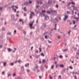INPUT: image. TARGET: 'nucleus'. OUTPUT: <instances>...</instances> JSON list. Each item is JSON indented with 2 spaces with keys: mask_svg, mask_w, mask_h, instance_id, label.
Segmentation results:
<instances>
[{
  "mask_svg": "<svg viewBox=\"0 0 79 79\" xmlns=\"http://www.w3.org/2000/svg\"><path fill=\"white\" fill-rule=\"evenodd\" d=\"M50 10L51 11H50L49 10H48L47 11V13L48 14H50V13H56V12H57V10H55L53 9H52V8H50Z\"/></svg>",
  "mask_w": 79,
  "mask_h": 79,
  "instance_id": "f257e3e1",
  "label": "nucleus"
},
{
  "mask_svg": "<svg viewBox=\"0 0 79 79\" xmlns=\"http://www.w3.org/2000/svg\"><path fill=\"white\" fill-rule=\"evenodd\" d=\"M68 15H64V18L63 20L64 21H66V19L68 18Z\"/></svg>",
  "mask_w": 79,
  "mask_h": 79,
  "instance_id": "f03ea898",
  "label": "nucleus"
},
{
  "mask_svg": "<svg viewBox=\"0 0 79 79\" xmlns=\"http://www.w3.org/2000/svg\"><path fill=\"white\" fill-rule=\"evenodd\" d=\"M46 23H43V25L41 26V29H44V28L46 27Z\"/></svg>",
  "mask_w": 79,
  "mask_h": 79,
  "instance_id": "7ed1b4c3",
  "label": "nucleus"
},
{
  "mask_svg": "<svg viewBox=\"0 0 79 79\" xmlns=\"http://www.w3.org/2000/svg\"><path fill=\"white\" fill-rule=\"evenodd\" d=\"M43 16L44 17V18L45 19L47 20L49 19V17L47 15H45V14H43Z\"/></svg>",
  "mask_w": 79,
  "mask_h": 79,
  "instance_id": "20e7f679",
  "label": "nucleus"
},
{
  "mask_svg": "<svg viewBox=\"0 0 79 79\" xmlns=\"http://www.w3.org/2000/svg\"><path fill=\"white\" fill-rule=\"evenodd\" d=\"M40 68L42 71H45V69L42 65L40 66Z\"/></svg>",
  "mask_w": 79,
  "mask_h": 79,
  "instance_id": "39448f33",
  "label": "nucleus"
},
{
  "mask_svg": "<svg viewBox=\"0 0 79 79\" xmlns=\"http://www.w3.org/2000/svg\"><path fill=\"white\" fill-rule=\"evenodd\" d=\"M39 68V66H35V67L34 69V71H35L36 69H37L38 68Z\"/></svg>",
  "mask_w": 79,
  "mask_h": 79,
  "instance_id": "423d86ee",
  "label": "nucleus"
},
{
  "mask_svg": "<svg viewBox=\"0 0 79 79\" xmlns=\"http://www.w3.org/2000/svg\"><path fill=\"white\" fill-rule=\"evenodd\" d=\"M54 22L55 23H57L58 21V20L56 18H55V19L54 20Z\"/></svg>",
  "mask_w": 79,
  "mask_h": 79,
  "instance_id": "0eeeda50",
  "label": "nucleus"
},
{
  "mask_svg": "<svg viewBox=\"0 0 79 79\" xmlns=\"http://www.w3.org/2000/svg\"><path fill=\"white\" fill-rule=\"evenodd\" d=\"M35 58H39V57H40V55H36L35 56Z\"/></svg>",
  "mask_w": 79,
  "mask_h": 79,
  "instance_id": "6e6552de",
  "label": "nucleus"
},
{
  "mask_svg": "<svg viewBox=\"0 0 79 79\" xmlns=\"http://www.w3.org/2000/svg\"><path fill=\"white\" fill-rule=\"evenodd\" d=\"M50 4H51V2H50V0H49L48 2V5H50Z\"/></svg>",
  "mask_w": 79,
  "mask_h": 79,
  "instance_id": "1a4fd4ad",
  "label": "nucleus"
},
{
  "mask_svg": "<svg viewBox=\"0 0 79 79\" xmlns=\"http://www.w3.org/2000/svg\"><path fill=\"white\" fill-rule=\"evenodd\" d=\"M72 7L73 8V11H74L76 9V7L74 6H72Z\"/></svg>",
  "mask_w": 79,
  "mask_h": 79,
  "instance_id": "9d476101",
  "label": "nucleus"
},
{
  "mask_svg": "<svg viewBox=\"0 0 79 79\" xmlns=\"http://www.w3.org/2000/svg\"><path fill=\"white\" fill-rule=\"evenodd\" d=\"M29 64L28 63L27 64H26L25 65V67H29Z\"/></svg>",
  "mask_w": 79,
  "mask_h": 79,
  "instance_id": "9b49d317",
  "label": "nucleus"
},
{
  "mask_svg": "<svg viewBox=\"0 0 79 79\" xmlns=\"http://www.w3.org/2000/svg\"><path fill=\"white\" fill-rule=\"evenodd\" d=\"M56 24H55L54 26L55 28H54V29H55V30H56Z\"/></svg>",
  "mask_w": 79,
  "mask_h": 79,
  "instance_id": "f8f14e48",
  "label": "nucleus"
},
{
  "mask_svg": "<svg viewBox=\"0 0 79 79\" xmlns=\"http://www.w3.org/2000/svg\"><path fill=\"white\" fill-rule=\"evenodd\" d=\"M16 73H13V77H15V76H16Z\"/></svg>",
  "mask_w": 79,
  "mask_h": 79,
  "instance_id": "ddd939ff",
  "label": "nucleus"
},
{
  "mask_svg": "<svg viewBox=\"0 0 79 79\" xmlns=\"http://www.w3.org/2000/svg\"><path fill=\"white\" fill-rule=\"evenodd\" d=\"M60 68H64V65H63V64H60Z\"/></svg>",
  "mask_w": 79,
  "mask_h": 79,
  "instance_id": "4468645a",
  "label": "nucleus"
},
{
  "mask_svg": "<svg viewBox=\"0 0 79 79\" xmlns=\"http://www.w3.org/2000/svg\"><path fill=\"white\" fill-rule=\"evenodd\" d=\"M68 50V49H65L64 51H63V52H67Z\"/></svg>",
  "mask_w": 79,
  "mask_h": 79,
  "instance_id": "2eb2a0df",
  "label": "nucleus"
},
{
  "mask_svg": "<svg viewBox=\"0 0 79 79\" xmlns=\"http://www.w3.org/2000/svg\"><path fill=\"white\" fill-rule=\"evenodd\" d=\"M32 18V14H30V19H31Z\"/></svg>",
  "mask_w": 79,
  "mask_h": 79,
  "instance_id": "dca6fc26",
  "label": "nucleus"
},
{
  "mask_svg": "<svg viewBox=\"0 0 79 79\" xmlns=\"http://www.w3.org/2000/svg\"><path fill=\"white\" fill-rule=\"evenodd\" d=\"M22 71H24V66H22L21 68Z\"/></svg>",
  "mask_w": 79,
  "mask_h": 79,
  "instance_id": "f3484780",
  "label": "nucleus"
},
{
  "mask_svg": "<svg viewBox=\"0 0 79 79\" xmlns=\"http://www.w3.org/2000/svg\"><path fill=\"white\" fill-rule=\"evenodd\" d=\"M33 26V23H30L29 24V26L30 27H31Z\"/></svg>",
  "mask_w": 79,
  "mask_h": 79,
  "instance_id": "a211bd4d",
  "label": "nucleus"
},
{
  "mask_svg": "<svg viewBox=\"0 0 79 79\" xmlns=\"http://www.w3.org/2000/svg\"><path fill=\"white\" fill-rule=\"evenodd\" d=\"M12 8H13V10H14L15 12H16V9H14V6H12Z\"/></svg>",
  "mask_w": 79,
  "mask_h": 79,
  "instance_id": "6ab92c4d",
  "label": "nucleus"
},
{
  "mask_svg": "<svg viewBox=\"0 0 79 79\" xmlns=\"http://www.w3.org/2000/svg\"><path fill=\"white\" fill-rule=\"evenodd\" d=\"M23 10L25 11H27V10H26V7H24L23 8Z\"/></svg>",
  "mask_w": 79,
  "mask_h": 79,
  "instance_id": "aec40b11",
  "label": "nucleus"
},
{
  "mask_svg": "<svg viewBox=\"0 0 79 79\" xmlns=\"http://www.w3.org/2000/svg\"><path fill=\"white\" fill-rule=\"evenodd\" d=\"M8 51H9L10 52H11V51L12 50L11 49H10V48H8Z\"/></svg>",
  "mask_w": 79,
  "mask_h": 79,
  "instance_id": "412c9836",
  "label": "nucleus"
},
{
  "mask_svg": "<svg viewBox=\"0 0 79 79\" xmlns=\"http://www.w3.org/2000/svg\"><path fill=\"white\" fill-rule=\"evenodd\" d=\"M10 64V66H13V65H14V63H11Z\"/></svg>",
  "mask_w": 79,
  "mask_h": 79,
  "instance_id": "4be33fe9",
  "label": "nucleus"
},
{
  "mask_svg": "<svg viewBox=\"0 0 79 79\" xmlns=\"http://www.w3.org/2000/svg\"><path fill=\"white\" fill-rule=\"evenodd\" d=\"M11 17L12 18H13V19H14V18H15V16L14 15H11Z\"/></svg>",
  "mask_w": 79,
  "mask_h": 79,
  "instance_id": "5701e85b",
  "label": "nucleus"
},
{
  "mask_svg": "<svg viewBox=\"0 0 79 79\" xmlns=\"http://www.w3.org/2000/svg\"><path fill=\"white\" fill-rule=\"evenodd\" d=\"M54 68V65H52V66H51V68H52V69H53Z\"/></svg>",
  "mask_w": 79,
  "mask_h": 79,
  "instance_id": "b1692460",
  "label": "nucleus"
},
{
  "mask_svg": "<svg viewBox=\"0 0 79 79\" xmlns=\"http://www.w3.org/2000/svg\"><path fill=\"white\" fill-rule=\"evenodd\" d=\"M30 27L31 29H34V27H32V26H31V27Z\"/></svg>",
  "mask_w": 79,
  "mask_h": 79,
  "instance_id": "393cba45",
  "label": "nucleus"
},
{
  "mask_svg": "<svg viewBox=\"0 0 79 79\" xmlns=\"http://www.w3.org/2000/svg\"><path fill=\"white\" fill-rule=\"evenodd\" d=\"M58 79H61V76L59 75Z\"/></svg>",
  "mask_w": 79,
  "mask_h": 79,
  "instance_id": "a878e982",
  "label": "nucleus"
},
{
  "mask_svg": "<svg viewBox=\"0 0 79 79\" xmlns=\"http://www.w3.org/2000/svg\"><path fill=\"white\" fill-rule=\"evenodd\" d=\"M24 5H29V3L27 2H26L25 3H24Z\"/></svg>",
  "mask_w": 79,
  "mask_h": 79,
  "instance_id": "bb28decb",
  "label": "nucleus"
},
{
  "mask_svg": "<svg viewBox=\"0 0 79 79\" xmlns=\"http://www.w3.org/2000/svg\"><path fill=\"white\" fill-rule=\"evenodd\" d=\"M42 62H43V63H45V62H46V60H45L44 59V60H43Z\"/></svg>",
  "mask_w": 79,
  "mask_h": 79,
  "instance_id": "cd10ccee",
  "label": "nucleus"
},
{
  "mask_svg": "<svg viewBox=\"0 0 79 79\" xmlns=\"http://www.w3.org/2000/svg\"><path fill=\"white\" fill-rule=\"evenodd\" d=\"M27 73H29V72H30V70L29 69H27Z\"/></svg>",
  "mask_w": 79,
  "mask_h": 79,
  "instance_id": "c85d7f7f",
  "label": "nucleus"
},
{
  "mask_svg": "<svg viewBox=\"0 0 79 79\" xmlns=\"http://www.w3.org/2000/svg\"><path fill=\"white\" fill-rule=\"evenodd\" d=\"M41 56H45V55L44 54V53H41Z\"/></svg>",
  "mask_w": 79,
  "mask_h": 79,
  "instance_id": "c756f323",
  "label": "nucleus"
},
{
  "mask_svg": "<svg viewBox=\"0 0 79 79\" xmlns=\"http://www.w3.org/2000/svg\"><path fill=\"white\" fill-rule=\"evenodd\" d=\"M49 77L50 79H53V78L52 77V76H51L50 75H49Z\"/></svg>",
  "mask_w": 79,
  "mask_h": 79,
  "instance_id": "7c9ffc66",
  "label": "nucleus"
},
{
  "mask_svg": "<svg viewBox=\"0 0 79 79\" xmlns=\"http://www.w3.org/2000/svg\"><path fill=\"white\" fill-rule=\"evenodd\" d=\"M45 12H46V11H45V10H42V13H45Z\"/></svg>",
  "mask_w": 79,
  "mask_h": 79,
  "instance_id": "2f4dec72",
  "label": "nucleus"
},
{
  "mask_svg": "<svg viewBox=\"0 0 79 79\" xmlns=\"http://www.w3.org/2000/svg\"><path fill=\"white\" fill-rule=\"evenodd\" d=\"M77 55H79V50H78V51L77 52Z\"/></svg>",
  "mask_w": 79,
  "mask_h": 79,
  "instance_id": "473e14b6",
  "label": "nucleus"
},
{
  "mask_svg": "<svg viewBox=\"0 0 79 79\" xmlns=\"http://www.w3.org/2000/svg\"><path fill=\"white\" fill-rule=\"evenodd\" d=\"M39 49L40 52H42V49L41 48H39Z\"/></svg>",
  "mask_w": 79,
  "mask_h": 79,
  "instance_id": "72a5a7b5",
  "label": "nucleus"
},
{
  "mask_svg": "<svg viewBox=\"0 0 79 79\" xmlns=\"http://www.w3.org/2000/svg\"><path fill=\"white\" fill-rule=\"evenodd\" d=\"M5 72L3 71L2 72V74H3V75H5Z\"/></svg>",
  "mask_w": 79,
  "mask_h": 79,
  "instance_id": "f704fd0d",
  "label": "nucleus"
},
{
  "mask_svg": "<svg viewBox=\"0 0 79 79\" xmlns=\"http://www.w3.org/2000/svg\"><path fill=\"white\" fill-rule=\"evenodd\" d=\"M17 78H18V79H21V77H18Z\"/></svg>",
  "mask_w": 79,
  "mask_h": 79,
  "instance_id": "c9c22d12",
  "label": "nucleus"
},
{
  "mask_svg": "<svg viewBox=\"0 0 79 79\" xmlns=\"http://www.w3.org/2000/svg\"><path fill=\"white\" fill-rule=\"evenodd\" d=\"M36 8H39V6L37 5L36 6Z\"/></svg>",
  "mask_w": 79,
  "mask_h": 79,
  "instance_id": "e433bc0d",
  "label": "nucleus"
},
{
  "mask_svg": "<svg viewBox=\"0 0 79 79\" xmlns=\"http://www.w3.org/2000/svg\"><path fill=\"white\" fill-rule=\"evenodd\" d=\"M7 34H8V35H11V33L8 32V33H7Z\"/></svg>",
  "mask_w": 79,
  "mask_h": 79,
  "instance_id": "4c0bfd02",
  "label": "nucleus"
},
{
  "mask_svg": "<svg viewBox=\"0 0 79 79\" xmlns=\"http://www.w3.org/2000/svg\"><path fill=\"white\" fill-rule=\"evenodd\" d=\"M71 4H73V5H75V3L73 2H72L71 3Z\"/></svg>",
  "mask_w": 79,
  "mask_h": 79,
  "instance_id": "58836bf2",
  "label": "nucleus"
},
{
  "mask_svg": "<svg viewBox=\"0 0 79 79\" xmlns=\"http://www.w3.org/2000/svg\"><path fill=\"white\" fill-rule=\"evenodd\" d=\"M2 31H5V28H4V27H2Z\"/></svg>",
  "mask_w": 79,
  "mask_h": 79,
  "instance_id": "ea45409f",
  "label": "nucleus"
},
{
  "mask_svg": "<svg viewBox=\"0 0 79 79\" xmlns=\"http://www.w3.org/2000/svg\"><path fill=\"white\" fill-rule=\"evenodd\" d=\"M73 23L74 24H76V22H75V21L73 20Z\"/></svg>",
  "mask_w": 79,
  "mask_h": 79,
  "instance_id": "a19ab883",
  "label": "nucleus"
},
{
  "mask_svg": "<svg viewBox=\"0 0 79 79\" xmlns=\"http://www.w3.org/2000/svg\"><path fill=\"white\" fill-rule=\"evenodd\" d=\"M37 71L38 73V72H40V70H39V69H37Z\"/></svg>",
  "mask_w": 79,
  "mask_h": 79,
  "instance_id": "79ce46f5",
  "label": "nucleus"
},
{
  "mask_svg": "<svg viewBox=\"0 0 79 79\" xmlns=\"http://www.w3.org/2000/svg\"><path fill=\"white\" fill-rule=\"evenodd\" d=\"M71 30H70L69 32H68V34H69V35H70V33L71 32Z\"/></svg>",
  "mask_w": 79,
  "mask_h": 79,
  "instance_id": "37998d69",
  "label": "nucleus"
},
{
  "mask_svg": "<svg viewBox=\"0 0 79 79\" xmlns=\"http://www.w3.org/2000/svg\"><path fill=\"white\" fill-rule=\"evenodd\" d=\"M38 52H39V51L37 50H36L35 52V53H38Z\"/></svg>",
  "mask_w": 79,
  "mask_h": 79,
  "instance_id": "c03bdc74",
  "label": "nucleus"
},
{
  "mask_svg": "<svg viewBox=\"0 0 79 79\" xmlns=\"http://www.w3.org/2000/svg\"><path fill=\"white\" fill-rule=\"evenodd\" d=\"M16 33V30H15L14 31V33L15 34V33Z\"/></svg>",
  "mask_w": 79,
  "mask_h": 79,
  "instance_id": "a18cd8bd",
  "label": "nucleus"
},
{
  "mask_svg": "<svg viewBox=\"0 0 79 79\" xmlns=\"http://www.w3.org/2000/svg\"><path fill=\"white\" fill-rule=\"evenodd\" d=\"M33 48H34V47H33V46H32L31 47V50H33Z\"/></svg>",
  "mask_w": 79,
  "mask_h": 79,
  "instance_id": "49530a36",
  "label": "nucleus"
},
{
  "mask_svg": "<svg viewBox=\"0 0 79 79\" xmlns=\"http://www.w3.org/2000/svg\"><path fill=\"white\" fill-rule=\"evenodd\" d=\"M75 74H78V75H79V73H78L77 72H75Z\"/></svg>",
  "mask_w": 79,
  "mask_h": 79,
  "instance_id": "de8ad7c7",
  "label": "nucleus"
},
{
  "mask_svg": "<svg viewBox=\"0 0 79 79\" xmlns=\"http://www.w3.org/2000/svg\"><path fill=\"white\" fill-rule=\"evenodd\" d=\"M48 42L49 44H51V43H52V41H50L49 40H48Z\"/></svg>",
  "mask_w": 79,
  "mask_h": 79,
  "instance_id": "09e8293b",
  "label": "nucleus"
},
{
  "mask_svg": "<svg viewBox=\"0 0 79 79\" xmlns=\"http://www.w3.org/2000/svg\"><path fill=\"white\" fill-rule=\"evenodd\" d=\"M6 62H5L4 63V66H6Z\"/></svg>",
  "mask_w": 79,
  "mask_h": 79,
  "instance_id": "8fccbe9b",
  "label": "nucleus"
},
{
  "mask_svg": "<svg viewBox=\"0 0 79 79\" xmlns=\"http://www.w3.org/2000/svg\"><path fill=\"white\" fill-rule=\"evenodd\" d=\"M69 68H70V69H73V67H72L71 66H70L69 67Z\"/></svg>",
  "mask_w": 79,
  "mask_h": 79,
  "instance_id": "3c124183",
  "label": "nucleus"
},
{
  "mask_svg": "<svg viewBox=\"0 0 79 79\" xmlns=\"http://www.w3.org/2000/svg\"><path fill=\"white\" fill-rule=\"evenodd\" d=\"M59 58H63V56H61V55H60V56Z\"/></svg>",
  "mask_w": 79,
  "mask_h": 79,
  "instance_id": "603ef678",
  "label": "nucleus"
},
{
  "mask_svg": "<svg viewBox=\"0 0 79 79\" xmlns=\"http://www.w3.org/2000/svg\"><path fill=\"white\" fill-rule=\"evenodd\" d=\"M56 7L57 8H58V5H56Z\"/></svg>",
  "mask_w": 79,
  "mask_h": 79,
  "instance_id": "864d4df0",
  "label": "nucleus"
},
{
  "mask_svg": "<svg viewBox=\"0 0 79 79\" xmlns=\"http://www.w3.org/2000/svg\"><path fill=\"white\" fill-rule=\"evenodd\" d=\"M45 39H47V35H45Z\"/></svg>",
  "mask_w": 79,
  "mask_h": 79,
  "instance_id": "5fc2aeb1",
  "label": "nucleus"
},
{
  "mask_svg": "<svg viewBox=\"0 0 79 79\" xmlns=\"http://www.w3.org/2000/svg\"><path fill=\"white\" fill-rule=\"evenodd\" d=\"M45 68H46V69H47L48 68V66H44Z\"/></svg>",
  "mask_w": 79,
  "mask_h": 79,
  "instance_id": "6e6d98bb",
  "label": "nucleus"
},
{
  "mask_svg": "<svg viewBox=\"0 0 79 79\" xmlns=\"http://www.w3.org/2000/svg\"><path fill=\"white\" fill-rule=\"evenodd\" d=\"M79 17L77 19V22L78 21V20H79Z\"/></svg>",
  "mask_w": 79,
  "mask_h": 79,
  "instance_id": "4d7b16f0",
  "label": "nucleus"
},
{
  "mask_svg": "<svg viewBox=\"0 0 79 79\" xmlns=\"http://www.w3.org/2000/svg\"><path fill=\"white\" fill-rule=\"evenodd\" d=\"M14 7H15V8H17V9H18V6H14Z\"/></svg>",
  "mask_w": 79,
  "mask_h": 79,
  "instance_id": "13d9d810",
  "label": "nucleus"
},
{
  "mask_svg": "<svg viewBox=\"0 0 79 79\" xmlns=\"http://www.w3.org/2000/svg\"><path fill=\"white\" fill-rule=\"evenodd\" d=\"M19 21H20V22H21V21L22 22V21H23V20H22V19H19Z\"/></svg>",
  "mask_w": 79,
  "mask_h": 79,
  "instance_id": "bf43d9fd",
  "label": "nucleus"
},
{
  "mask_svg": "<svg viewBox=\"0 0 79 79\" xmlns=\"http://www.w3.org/2000/svg\"><path fill=\"white\" fill-rule=\"evenodd\" d=\"M40 5H42V3H43L41 1L40 2Z\"/></svg>",
  "mask_w": 79,
  "mask_h": 79,
  "instance_id": "052dcab7",
  "label": "nucleus"
},
{
  "mask_svg": "<svg viewBox=\"0 0 79 79\" xmlns=\"http://www.w3.org/2000/svg\"><path fill=\"white\" fill-rule=\"evenodd\" d=\"M72 15H73V13H74V11H72Z\"/></svg>",
  "mask_w": 79,
  "mask_h": 79,
  "instance_id": "680f3d73",
  "label": "nucleus"
},
{
  "mask_svg": "<svg viewBox=\"0 0 79 79\" xmlns=\"http://www.w3.org/2000/svg\"><path fill=\"white\" fill-rule=\"evenodd\" d=\"M3 47V46H2V45H0V48H2Z\"/></svg>",
  "mask_w": 79,
  "mask_h": 79,
  "instance_id": "e2e57ef3",
  "label": "nucleus"
},
{
  "mask_svg": "<svg viewBox=\"0 0 79 79\" xmlns=\"http://www.w3.org/2000/svg\"><path fill=\"white\" fill-rule=\"evenodd\" d=\"M8 77H9V76H10V73H9L8 75Z\"/></svg>",
  "mask_w": 79,
  "mask_h": 79,
  "instance_id": "0e129e2a",
  "label": "nucleus"
},
{
  "mask_svg": "<svg viewBox=\"0 0 79 79\" xmlns=\"http://www.w3.org/2000/svg\"><path fill=\"white\" fill-rule=\"evenodd\" d=\"M74 77L76 79H77V77H76V75Z\"/></svg>",
  "mask_w": 79,
  "mask_h": 79,
  "instance_id": "69168bd1",
  "label": "nucleus"
},
{
  "mask_svg": "<svg viewBox=\"0 0 79 79\" xmlns=\"http://www.w3.org/2000/svg\"><path fill=\"white\" fill-rule=\"evenodd\" d=\"M42 77H41V76H39V78H40V79H41V78H42Z\"/></svg>",
  "mask_w": 79,
  "mask_h": 79,
  "instance_id": "338daca9",
  "label": "nucleus"
},
{
  "mask_svg": "<svg viewBox=\"0 0 79 79\" xmlns=\"http://www.w3.org/2000/svg\"><path fill=\"white\" fill-rule=\"evenodd\" d=\"M55 64H57V63H56V62L55 61Z\"/></svg>",
  "mask_w": 79,
  "mask_h": 79,
  "instance_id": "774afa93",
  "label": "nucleus"
}]
</instances>
